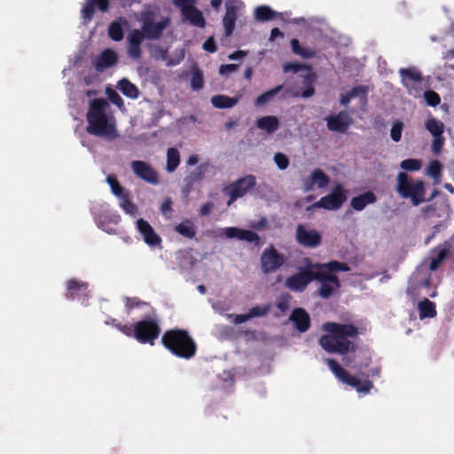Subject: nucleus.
Masks as SVG:
<instances>
[{"instance_id":"nucleus-56","label":"nucleus","mask_w":454,"mask_h":454,"mask_svg":"<svg viewBox=\"0 0 454 454\" xmlns=\"http://www.w3.org/2000/svg\"><path fill=\"white\" fill-rule=\"evenodd\" d=\"M238 69V65L235 64H224L221 65L219 73L223 75L229 74Z\"/></svg>"},{"instance_id":"nucleus-44","label":"nucleus","mask_w":454,"mask_h":454,"mask_svg":"<svg viewBox=\"0 0 454 454\" xmlns=\"http://www.w3.org/2000/svg\"><path fill=\"white\" fill-rule=\"evenodd\" d=\"M120 199V206L121 208L129 215H135L137 211V207L130 200L129 195L128 192H125L123 195L119 197Z\"/></svg>"},{"instance_id":"nucleus-54","label":"nucleus","mask_w":454,"mask_h":454,"mask_svg":"<svg viewBox=\"0 0 454 454\" xmlns=\"http://www.w3.org/2000/svg\"><path fill=\"white\" fill-rule=\"evenodd\" d=\"M108 98L113 104L117 106L119 108H122L124 106L123 99L115 90H111L108 93Z\"/></svg>"},{"instance_id":"nucleus-47","label":"nucleus","mask_w":454,"mask_h":454,"mask_svg":"<svg viewBox=\"0 0 454 454\" xmlns=\"http://www.w3.org/2000/svg\"><path fill=\"white\" fill-rule=\"evenodd\" d=\"M270 309V304H265L262 306H254L249 309L248 314L250 318L264 317L266 316Z\"/></svg>"},{"instance_id":"nucleus-50","label":"nucleus","mask_w":454,"mask_h":454,"mask_svg":"<svg viewBox=\"0 0 454 454\" xmlns=\"http://www.w3.org/2000/svg\"><path fill=\"white\" fill-rule=\"evenodd\" d=\"M274 161L278 168L281 170L286 169L289 165V159L288 157L282 153H277L274 155Z\"/></svg>"},{"instance_id":"nucleus-49","label":"nucleus","mask_w":454,"mask_h":454,"mask_svg":"<svg viewBox=\"0 0 454 454\" xmlns=\"http://www.w3.org/2000/svg\"><path fill=\"white\" fill-rule=\"evenodd\" d=\"M403 124L401 121H395L390 130V137L395 142H399L402 137Z\"/></svg>"},{"instance_id":"nucleus-35","label":"nucleus","mask_w":454,"mask_h":454,"mask_svg":"<svg viewBox=\"0 0 454 454\" xmlns=\"http://www.w3.org/2000/svg\"><path fill=\"white\" fill-rule=\"evenodd\" d=\"M239 98H231L225 95H216L212 97V105L219 109L231 108L237 105Z\"/></svg>"},{"instance_id":"nucleus-41","label":"nucleus","mask_w":454,"mask_h":454,"mask_svg":"<svg viewBox=\"0 0 454 454\" xmlns=\"http://www.w3.org/2000/svg\"><path fill=\"white\" fill-rule=\"evenodd\" d=\"M292 51L294 54L301 56L303 59H309L315 55V52L309 49L304 48L300 44L296 38H293L290 42Z\"/></svg>"},{"instance_id":"nucleus-26","label":"nucleus","mask_w":454,"mask_h":454,"mask_svg":"<svg viewBox=\"0 0 454 454\" xmlns=\"http://www.w3.org/2000/svg\"><path fill=\"white\" fill-rule=\"evenodd\" d=\"M290 320L294 323L295 328L301 333H305L310 327V317L302 308L294 309L290 315Z\"/></svg>"},{"instance_id":"nucleus-14","label":"nucleus","mask_w":454,"mask_h":454,"mask_svg":"<svg viewBox=\"0 0 454 454\" xmlns=\"http://www.w3.org/2000/svg\"><path fill=\"white\" fill-rule=\"evenodd\" d=\"M347 196L340 184H337L331 192L322 197L318 201L314 203L315 207H322L327 210H337L346 201Z\"/></svg>"},{"instance_id":"nucleus-57","label":"nucleus","mask_w":454,"mask_h":454,"mask_svg":"<svg viewBox=\"0 0 454 454\" xmlns=\"http://www.w3.org/2000/svg\"><path fill=\"white\" fill-rule=\"evenodd\" d=\"M349 92L351 94L350 96L353 97V98H356V97H358V96H362L363 98H366L367 90L364 86H356Z\"/></svg>"},{"instance_id":"nucleus-3","label":"nucleus","mask_w":454,"mask_h":454,"mask_svg":"<svg viewBox=\"0 0 454 454\" xmlns=\"http://www.w3.org/2000/svg\"><path fill=\"white\" fill-rule=\"evenodd\" d=\"M109 107L105 98H94L90 101L86 114V131L92 136L114 140L118 137L114 118L106 113Z\"/></svg>"},{"instance_id":"nucleus-63","label":"nucleus","mask_w":454,"mask_h":454,"mask_svg":"<svg viewBox=\"0 0 454 454\" xmlns=\"http://www.w3.org/2000/svg\"><path fill=\"white\" fill-rule=\"evenodd\" d=\"M350 92H347L345 94H341L340 95V102L341 105L343 106H347L349 104V102L351 101L352 98H354L353 97L350 96Z\"/></svg>"},{"instance_id":"nucleus-48","label":"nucleus","mask_w":454,"mask_h":454,"mask_svg":"<svg viewBox=\"0 0 454 454\" xmlns=\"http://www.w3.org/2000/svg\"><path fill=\"white\" fill-rule=\"evenodd\" d=\"M424 98L427 104L430 106H436L441 103V98L439 94L431 90L424 92Z\"/></svg>"},{"instance_id":"nucleus-31","label":"nucleus","mask_w":454,"mask_h":454,"mask_svg":"<svg viewBox=\"0 0 454 454\" xmlns=\"http://www.w3.org/2000/svg\"><path fill=\"white\" fill-rule=\"evenodd\" d=\"M256 127L266 131L268 134H272L278 129L279 121L278 117L273 115L263 116L257 119Z\"/></svg>"},{"instance_id":"nucleus-17","label":"nucleus","mask_w":454,"mask_h":454,"mask_svg":"<svg viewBox=\"0 0 454 454\" xmlns=\"http://www.w3.org/2000/svg\"><path fill=\"white\" fill-rule=\"evenodd\" d=\"M131 169L137 177L145 182L151 184H159V175L149 163L143 160H133Z\"/></svg>"},{"instance_id":"nucleus-13","label":"nucleus","mask_w":454,"mask_h":454,"mask_svg":"<svg viewBox=\"0 0 454 454\" xmlns=\"http://www.w3.org/2000/svg\"><path fill=\"white\" fill-rule=\"evenodd\" d=\"M399 74L403 85L411 96L418 97L421 92L423 77L421 73L413 67L401 68Z\"/></svg>"},{"instance_id":"nucleus-62","label":"nucleus","mask_w":454,"mask_h":454,"mask_svg":"<svg viewBox=\"0 0 454 454\" xmlns=\"http://www.w3.org/2000/svg\"><path fill=\"white\" fill-rule=\"evenodd\" d=\"M140 301L137 298H127L126 301V307L129 309H134L136 307H138L140 305Z\"/></svg>"},{"instance_id":"nucleus-23","label":"nucleus","mask_w":454,"mask_h":454,"mask_svg":"<svg viewBox=\"0 0 454 454\" xmlns=\"http://www.w3.org/2000/svg\"><path fill=\"white\" fill-rule=\"evenodd\" d=\"M209 168V163H202L191 171L184 179L183 192L189 194L192 191L194 184L203 180Z\"/></svg>"},{"instance_id":"nucleus-2","label":"nucleus","mask_w":454,"mask_h":454,"mask_svg":"<svg viewBox=\"0 0 454 454\" xmlns=\"http://www.w3.org/2000/svg\"><path fill=\"white\" fill-rule=\"evenodd\" d=\"M323 329L327 334L319 339L320 346L328 353L346 355L354 351L355 345L348 338H356L358 329L352 324H340L328 322L324 324Z\"/></svg>"},{"instance_id":"nucleus-30","label":"nucleus","mask_w":454,"mask_h":454,"mask_svg":"<svg viewBox=\"0 0 454 454\" xmlns=\"http://www.w3.org/2000/svg\"><path fill=\"white\" fill-rule=\"evenodd\" d=\"M377 200L376 195L371 192H365L356 197L352 198L350 201L351 207L356 211H362L369 204H372Z\"/></svg>"},{"instance_id":"nucleus-36","label":"nucleus","mask_w":454,"mask_h":454,"mask_svg":"<svg viewBox=\"0 0 454 454\" xmlns=\"http://www.w3.org/2000/svg\"><path fill=\"white\" fill-rule=\"evenodd\" d=\"M284 85H278L268 91L263 92L254 100V105L256 106H262L267 103L272 101L275 97L283 90Z\"/></svg>"},{"instance_id":"nucleus-20","label":"nucleus","mask_w":454,"mask_h":454,"mask_svg":"<svg viewBox=\"0 0 454 454\" xmlns=\"http://www.w3.org/2000/svg\"><path fill=\"white\" fill-rule=\"evenodd\" d=\"M223 234L228 239H238L239 240H246L249 243H254L255 246H260L259 235L250 230H243L237 227H227L223 230Z\"/></svg>"},{"instance_id":"nucleus-34","label":"nucleus","mask_w":454,"mask_h":454,"mask_svg":"<svg viewBox=\"0 0 454 454\" xmlns=\"http://www.w3.org/2000/svg\"><path fill=\"white\" fill-rule=\"evenodd\" d=\"M419 311L420 319L432 318L437 314L434 302L425 298L419 303Z\"/></svg>"},{"instance_id":"nucleus-16","label":"nucleus","mask_w":454,"mask_h":454,"mask_svg":"<svg viewBox=\"0 0 454 454\" xmlns=\"http://www.w3.org/2000/svg\"><path fill=\"white\" fill-rule=\"evenodd\" d=\"M173 4L178 7L184 19L198 27H204L206 20L202 12L194 6V0H173Z\"/></svg>"},{"instance_id":"nucleus-4","label":"nucleus","mask_w":454,"mask_h":454,"mask_svg":"<svg viewBox=\"0 0 454 454\" xmlns=\"http://www.w3.org/2000/svg\"><path fill=\"white\" fill-rule=\"evenodd\" d=\"M160 342L173 356L184 360L193 358L198 351L196 341L185 329L173 328L165 331Z\"/></svg>"},{"instance_id":"nucleus-5","label":"nucleus","mask_w":454,"mask_h":454,"mask_svg":"<svg viewBox=\"0 0 454 454\" xmlns=\"http://www.w3.org/2000/svg\"><path fill=\"white\" fill-rule=\"evenodd\" d=\"M121 330L127 337L134 338L141 344L151 346L154 345L161 332L158 320L153 317L145 318L130 326H123Z\"/></svg>"},{"instance_id":"nucleus-15","label":"nucleus","mask_w":454,"mask_h":454,"mask_svg":"<svg viewBox=\"0 0 454 454\" xmlns=\"http://www.w3.org/2000/svg\"><path fill=\"white\" fill-rule=\"evenodd\" d=\"M315 280L320 282L317 294L323 299L330 298L340 287L339 278L334 274L315 271Z\"/></svg>"},{"instance_id":"nucleus-18","label":"nucleus","mask_w":454,"mask_h":454,"mask_svg":"<svg viewBox=\"0 0 454 454\" xmlns=\"http://www.w3.org/2000/svg\"><path fill=\"white\" fill-rule=\"evenodd\" d=\"M88 283L77 280V279H69L67 282V294L66 297L68 300H82V302L88 301Z\"/></svg>"},{"instance_id":"nucleus-1","label":"nucleus","mask_w":454,"mask_h":454,"mask_svg":"<svg viewBox=\"0 0 454 454\" xmlns=\"http://www.w3.org/2000/svg\"><path fill=\"white\" fill-rule=\"evenodd\" d=\"M325 363L336 378H338L341 382L356 388L358 393L368 394L373 387V384L371 380H364L362 381L355 376L350 375L338 364L336 360L327 358L325 359ZM371 363V356L367 353H364L360 356L359 361L355 363L353 368L360 376L365 379L379 377L380 373V367L376 366L370 368Z\"/></svg>"},{"instance_id":"nucleus-22","label":"nucleus","mask_w":454,"mask_h":454,"mask_svg":"<svg viewBox=\"0 0 454 454\" xmlns=\"http://www.w3.org/2000/svg\"><path fill=\"white\" fill-rule=\"evenodd\" d=\"M327 128L331 131H338L345 133L352 123V120L348 114L341 111L335 115H329L326 119Z\"/></svg>"},{"instance_id":"nucleus-29","label":"nucleus","mask_w":454,"mask_h":454,"mask_svg":"<svg viewBox=\"0 0 454 454\" xmlns=\"http://www.w3.org/2000/svg\"><path fill=\"white\" fill-rule=\"evenodd\" d=\"M238 7L232 4H226V12L223 20L225 35L230 36L232 35L237 20Z\"/></svg>"},{"instance_id":"nucleus-27","label":"nucleus","mask_w":454,"mask_h":454,"mask_svg":"<svg viewBox=\"0 0 454 454\" xmlns=\"http://www.w3.org/2000/svg\"><path fill=\"white\" fill-rule=\"evenodd\" d=\"M330 179L328 176L320 168H317L312 171L309 178L304 181L305 191H311L315 185L318 188H324L327 186Z\"/></svg>"},{"instance_id":"nucleus-42","label":"nucleus","mask_w":454,"mask_h":454,"mask_svg":"<svg viewBox=\"0 0 454 454\" xmlns=\"http://www.w3.org/2000/svg\"><path fill=\"white\" fill-rule=\"evenodd\" d=\"M108 35L114 42H120L123 39L124 32L121 24L119 21H113L108 26Z\"/></svg>"},{"instance_id":"nucleus-38","label":"nucleus","mask_w":454,"mask_h":454,"mask_svg":"<svg viewBox=\"0 0 454 454\" xmlns=\"http://www.w3.org/2000/svg\"><path fill=\"white\" fill-rule=\"evenodd\" d=\"M180 163V154L176 148L171 147L167 152V165L166 169L171 173L176 169Z\"/></svg>"},{"instance_id":"nucleus-7","label":"nucleus","mask_w":454,"mask_h":454,"mask_svg":"<svg viewBox=\"0 0 454 454\" xmlns=\"http://www.w3.org/2000/svg\"><path fill=\"white\" fill-rule=\"evenodd\" d=\"M157 13L153 10H145L140 13L139 21L141 22L140 33L143 35L144 39L158 40L160 39L164 30L170 25V19L163 17L160 21L156 22Z\"/></svg>"},{"instance_id":"nucleus-25","label":"nucleus","mask_w":454,"mask_h":454,"mask_svg":"<svg viewBox=\"0 0 454 454\" xmlns=\"http://www.w3.org/2000/svg\"><path fill=\"white\" fill-rule=\"evenodd\" d=\"M137 228L148 246L155 247L160 244V237L154 231L147 221L142 218L138 219L137 221Z\"/></svg>"},{"instance_id":"nucleus-12","label":"nucleus","mask_w":454,"mask_h":454,"mask_svg":"<svg viewBox=\"0 0 454 454\" xmlns=\"http://www.w3.org/2000/svg\"><path fill=\"white\" fill-rule=\"evenodd\" d=\"M295 240L303 247L316 248L322 243V235L318 231L300 223L295 230Z\"/></svg>"},{"instance_id":"nucleus-60","label":"nucleus","mask_w":454,"mask_h":454,"mask_svg":"<svg viewBox=\"0 0 454 454\" xmlns=\"http://www.w3.org/2000/svg\"><path fill=\"white\" fill-rule=\"evenodd\" d=\"M249 319H251V318H250L248 313H247V314H239V315H236L233 322L236 325H240V324H243V323L248 321Z\"/></svg>"},{"instance_id":"nucleus-28","label":"nucleus","mask_w":454,"mask_h":454,"mask_svg":"<svg viewBox=\"0 0 454 454\" xmlns=\"http://www.w3.org/2000/svg\"><path fill=\"white\" fill-rule=\"evenodd\" d=\"M311 268L315 270V271H323L326 274H334L340 271H349L350 267L346 262H339V261H330L325 263L317 262L315 264H311Z\"/></svg>"},{"instance_id":"nucleus-64","label":"nucleus","mask_w":454,"mask_h":454,"mask_svg":"<svg viewBox=\"0 0 454 454\" xmlns=\"http://www.w3.org/2000/svg\"><path fill=\"white\" fill-rule=\"evenodd\" d=\"M278 36L282 37V36H284V34L278 27L272 28L271 32H270V40H274L275 38H277Z\"/></svg>"},{"instance_id":"nucleus-53","label":"nucleus","mask_w":454,"mask_h":454,"mask_svg":"<svg viewBox=\"0 0 454 454\" xmlns=\"http://www.w3.org/2000/svg\"><path fill=\"white\" fill-rule=\"evenodd\" d=\"M443 144L444 137L442 136L434 137V140L432 143V152L434 153V154L437 155L442 152Z\"/></svg>"},{"instance_id":"nucleus-45","label":"nucleus","mask_w":454,"mask_h":454,"mask_svg":"<svg viewBox=\"0 0 454 454\" xmlns=\"http://www.w3.org/2000/svg\"><path fill=\"white\" fill-rule=\"evenodd\" d=\"M106 181L108 184L110 185L111 192L113 194H114L116 197H121L126 192L124 191L123 187L121 185L119 181L114 176L109 175L106 177Z\"/></svg>"},{"instance_id":"nucleus-55","label":"nucleus","mask_w":454,"mask_h":454,"mask_svg":"<svg viewBox=\"0 0 454 454\" xmlns=\"http://www.w3.org/2000/svg\"><path fill=\"white\" fill-rule=\"evenodd\" d=\"M203 49L210 53L216 51L217 46L213 37H209L203 43Z\"/></svg>"},{"instance_id":"nucleus-32","label":"nucleus","mask_w":454,"mask_h":454,"mask_svg":"<svg viewBox=\"0 0 454 454\" xmlns=\"http://www.w3.org/2000/svg\"><path fill=\"white\" fill-rule=\"evenodd\" d=\"M117 87L129 98L137 99L139 96L138 88L127 78L120 80Z\"/></svg>"},{"instance_id":"nucleus-19","label":"nucleus","mask_w":454,"mask_h":454,"mask_svg":"<svg viewBox=\"0 0 454 454\" xmlns=\"http://www.w3.org/2000/svg\"><path fill=\"white\" fill-rule=\"evenodd\" d=\"M143 40V35L139 29H134L128 35L127 54L131 59L137 60L142 57L141 44Z\"/></svg>"},{"instance_id":"nucleus-61","label":"nucleus","mask_w":454,"mask_h":454,"mask_svg":"<svg viewBox=\"0 0 454 454\" xmlns=\"http://www.w3.org/2000/svg\"><path fill=\"white\" fill-rule=\"evenodd\" d=\"M276 306L278 309H279L281 311H286L288 309L289 306V301L287 298H282L278 300L276 303Z\"/></svg>"},{"instance_id":"nucleus-33","label":"nucleus","mask_w":454,"mask_h":454,"mask_svg":"<svg viewBox=\"0 0 454 454\" xmlns=\"http://www.w3.org/2000/svg\"><path fill=\"white\" fill-rule=\"evenodd\" d=\"M450 245L446 242L443 244V247L439 249H434V251L437 250V254L435 257H433L430 261L429 270L431 271L436 270L439 268L440 264L448 257L450 254Z\"/></svg>"},{"instance_id":"nucleus-21","label":"nucleus","mask_w":454,"mask_h":454,"mask_svg":"<svg viewBox=\"0 0 454 454\" xmlns=\"http://www.w3.org/2000/svg\"><path fill=\"white\" fill-rule=\"evenodd\" d=\"M118 59L119 58L116 51L113 49L107 48L93 59L92 64L97 71L102 72L115 66Z\"/></svg>"},{"instance_id":"nucleus-9","label":"nucleus","mask_w":454,"mask_h":454,"mask_svg":"<svg viewBox=\"0 0 454 454\" xmlns=\"http://www.w3.org/2000/svg\"><path fill=\"white\" fill-rule=\"evenodd\" d=\"M437 196L438 199L434 203L421 208L422 215L425 218H440L450 215L451 208L447 196L441 194L437 190H434L428 200Z\"/></svg>"},{"instance_id":"nucleus-10","label":"nucleus","mask_w":454,"mask_h":454,"mask_svg":"<svg viewBox=\"0 0 454 454\" xmlns=\"http://www.w3.org/2000/svg\"><path fill=\"white\" fill-rule=\"evenodd\" d=\"M313 280H315V270L310 264L308 267L301 268L297 273L286 278L285 286L291 291L303 292Z\"/></svg>"},{"instance_id":"nucleus-40","label":"nucleus","mask_w":454,"mask_h":454,"mask_svg":"<svg viewBox=\"0 0 454 454\" xmlns=\"http://www.w3.org/2000/svg\"><path fill=\"white\" fill-rule=\"evenodd\" d=\"M175 231L187 239H193L196 235L194 224L190 221L182 222L175 227Z\"/></svg>"},{"instance_id":"nucleus-51","label":"nucleus","mask_w":454,"mask_h":454,"mask_svg":"<svg viewBox=\"0 0 454 454\" xmlns=\"http://www.w3.org/2000/svg\"><path fill=\"white\" fill-rule=\"evenodd\" d=\"M428 175L433 178L437 179L441 176L442 165L438 160H433L430 162L427 169Z\"/></svg>"},{"instance_id":"nucleus-59","label":"nucleus","mask_w":454,"mask_h":454,"mask_svg":"<svg viewBox=\"0 0 454 454\" xmlns=\"http://www.w3.org/2000/svg\"><path fill=\"white\" fill-rule=\"evenodd\" d=\"M213 207H214V203H212L210 201L206 202L205 204H203L200 207V213L201 215H207L210 214Z\"/></svg>"},{"instance_id":"nucleus-43","label":"nucleus","mask_w":454,"mask_h":454,"mask_svg":"<svg viewBox=\"0 0 454 454\" xmlns=\"http://www.w3.org/2000/svg\"><path fill=\"white\" fill-rule=\"evenodd\" d=\"M203 86V74L197 66H194L192 69L191 87L193 90H200Z\"/></svg>"},{"instance_id":"nucleus-11","label":"nucleus","mask_w":454,"mask_h":454,"mask_svg":"<svg viewBox=\"0 0 454 454\" xmlns=\"http://www.w3.org/2000/svg\"><path fill=\"white\" fill-rule=\"evenodd\" d=\"M286 257L279 253L272 245L265 248L261 255V269L264 274L277 271L286 263Z\"/></svg>"},{"instance_id":"nucleus-46","label":"nucleus","mask_w":454,"mask_h":454,"mask_svg":"<svg viewBox=\"0 0 454 454\" xmlns=\"http://www.w3.org/2000/svg\"><path fill=\"white\" fill-rule=\"evenodd\" d=\"M400 166L405 171H418L421 168V160L418 159H407L403 160Z\"/></svg>"},{"instance_id":"nucleus-52","label":"nucleus","mask_w":454,"mask_h":454,"mask_svg":"<svg viewBox=\"0 0 454 454\" xmlns=\"http://www.w3.org/2000/svg\"><path fill=\"white\" fill-rule=\"evenodd\" d=\"M305 67V65L297 63V62H287L283 67V71L285 73L292 72L296 74L301 71Z\"/></svg>"},{"instance_id":"nucleus-24","label":"nucleus","mask_w":454,"mask_h":454,"mask_svg":"<svg viewBox=\"0 0 454 454\" xmlns=\"http://www.w3.org/2000/svg\"><path fill=\"white\" fill-rule=\"evenodd\" d=\"M95 8L103 12H107L109 9V0H86L81 11V16L85 23L90 22L93 19Z\"/></svg>"},{"instance_id":"nucleus-58","label":"nucleus","mask_w":454,"mask_h":454,"mask_svg":"<svg viewBox=\"0 0 454 454\" xmlns=\"http://www.w3.org/2000/svg\"><path fill=\"white\" fill-rule=\"evenodd\" d=\"M160 211L163 215H167L172 212V200L170 198H167L160 206Z\"/></svg>"},{"instance_id":"nucleus-8","label":"nucleus","mask_w":454,"mask_h":454,"mask_svg":"<svg viewBox=\"0 0 454 454\" xmlns=\"http://www.w3.org/2000/svg\"><path fill=\"white\" fill-rule=\"evenodd\" d=\"M255 184V176L253 175H247L224 187L223 189V192L230 198L227 205L231 206L239 198L245 196L254 188Z\"/></svg>"},{"instance_id":"nucleus-39","label":"nucleus","mask_w":454,"mask_h":454,"mask_svg":"<svg viewBox=\"0 0 454 454\" xmlns=\"http://www.w3.org/2000/svg\"><path fill=\"white\" fill-rule=\"evenodd\" d=\"M425 126L426 129L431 133L433 137L442 136L444 125L441 121L434 117H430L427 120Z\"/></svg>"},{"instance_id":"nucleus-6","label":"nucleus","mask_w":454,"mask_h":454,"mask_svg":"<svg viewBox=\"0 0 454 454\" xmlns=\"http://www.w3.org/2000/svg\"><path fill=\"white\" fill-rule=\"evenodd\" d=\"M396 182L395 191L403 199H410L413 206H419L425 201L426 188L423 180H412L405 172H399Z\"/></svg>"},{"instance_id":"nucleus-37","label":"nucleus","mask_w":454,"mask_h":454,"mask_svg":"<svg viewBox=\"0 0 454 454\" xmlns=\"http://www.w3.org/2000/svg\"><path fill=\"white\" fill-rule=\"evenodd\" d=\"M277 16L278 12L267 5H260L254 10V19L260 22L271 20Z\"/></svg>"}]
</instances>
